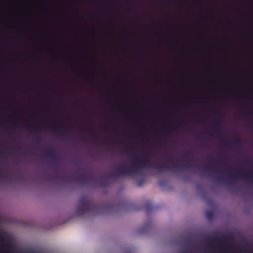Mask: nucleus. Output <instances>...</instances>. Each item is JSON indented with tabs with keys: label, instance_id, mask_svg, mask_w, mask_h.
<instances>
[{
	"label": "nucleus",
	"instance_id": "f257e3e1",
	"mask_svg": "<svg viewBox=\"0 0 253 253\" xmlns=\"http://www.w3.org/2000/svg\"><path fill=\"white\" fill-rule=\"evenodd\" d=\"M143 156L135 157L132 163V168L131 169H127V166L122 164L116 169L115 173L111 174V177H121L125 175H129L132 174H137L140 170L139 166H148L149 165V159L151 157V154L149 150L143 152Z\"/></svg>",
	"mask_w": 253,
	"mask_h": 253
},
{
	"label": "nucleus",
	"instance_id": "f03ea898",
	"mask_svg": "<svg viewBox=\"0 0 253 253\" xmlns=\"http://www.w3.org/2000/svg\"><path fill=\"white\" fill-rule=\"evenodd\" d=\"M95 210V205L89 198L86 196H82L78 203L76 214L78 216H83L93 214Z\"/></svg>",
	"mask_w": 253,
	"mask_h": 253
},
{
	"label": "nucleus",
	"instance_id": "7ed1b4c3",
	"mask_svg": "<svg viewBox=\"0 0 253 253\" xmlns=\"http://www.w3.org/2000/svg\"><path fill=\"white\" fill-rule=\"evenodd\" d=\"M192 166L189 164L188 161H186L185 165H177L175 164H172L170 166H167L166 167H163L162 166V164L157 163L155 168L156 169H159V170L164 169H171L172 168H174L176 169H180L184 167H191Z\"/></svg>",
	"mask_w": 253,
	"mask_h": 253
},
{
	"label": "nucleus",
	"instance_id": "20e7f679",
	"mask_svg": "<svg viewBox=\"0 0 253 253\" xmlns=\"http://www.w3.org/2000/svg\"><path fill=\"white\" fill-rule=\"evenodd\" d=\"M95 117V99L92 97V126H91V139L92 143L95 141V122L93 120V117Z\"/></svg>",
	"mask_w": 253,
	"mask_h": 253
},
{
	"label": "nucleus",
	"instance_id": "39448f33",
	"mask_svg": "<svg viewBox=\"0 0 253 253\" xmlns=\"http://www.w3.org/2000/svg\"><path fill=\"white\" fill-rule=\"evenodd\" d=\"M93 177L88 174H82L76 178V181L80 184H86L93 180Z\"/></svg>",
	"mask_w": 253,
	"mask_h": 253
},
{
	"label": "nucleus",
	"instance_id": "423d86ee",
	"mask_svg": "<svg viewBox=\"0 0 253 253\" xmlns=\"http://www.w3.org/2000/svg\"><path fill=\"white\" fill-rule=\"evenodd\" d=\"M97 10H96V91H97Z\"/></svg>",
	"mask_w": 253,
	"mask_h": 253
},
{
	"label": "nucleus",
	"instance_id": "0eeeda50",
	"mask_svg": "<svg viewBox=\"0 0 253 253\" xmlns=\"http://www.w3.org/2000/svg\"><path fill=\"white\" fill-rule=\"evenodd\" d=\"M46 155L51 157L53 160H54L55 161H57L58 160V157L57 156V155L56 154V151L51 149L49 148H48L46 151Z\"/></svg>",
	"mask_w": 253,
	"mask_h": 253
},
{
	"label": "nucleus",
	"instance_id": "6e6552de",
	"mask_svg": "<svg viewBox=\"0 0 253 253\" xmlns=\"http://www.w3.org/2000/svg\"><path fill=\"white\" fill-rule=\"evenodd\" d=\"M91 29H95V0H91Z\"/></svg>",
	"mask_w": 253,
	"mask_h": 253
},
{
	"label": "nucleus",
	"instance_id": "1a4fd4ad",
	"mask_svg": "<svg viewBox=\"0 0 253 253\" xmlns=\"http://www.w3.org/2000/svg\"><path fill=\"white\" fill-rule=\"evenodd\" d=\"M225 238V236H215L214 237H208L207 240L210 242H220L221 241Z\"/></svg>",
	"mask_w": 253,
	"mask_h": 253
},
{
	"label": "nucleus",
	"instance_id": "9d476101",
	"mask_svg": "<svg viewBox=\"0 0 253 253\" xmlns=\"http://www.w3.org/2000/svg\"><path fill=\"white\" fill-rule=\"evenodd\" d=\"M206 216L208 218V219H211L213 216V211L211 210L207 211L206 212Z\"/></svg>",
	"mask_w": 253,
	"mask_h": 253
},
{
	"label": "nucleus",
	"instance_id": "9b49d317",
	"mask_svg": "<svg viewBox=\"0 0 253 253\" xmlns=\"http://www.w3.org/2000/svg\"><path fill=\"white\" fill-rule=\"evenodd\" d=\"M0 178L2 179H5L8 180H9L10 179V174H8L5 175L3 173H0Z\"/></svg>",
	"mask_w": 253,
	"mask_h": 253
},
{
	"label": "nucleus",
	"instance_id": "f8f14e48",
	"mask_svg": "<svg viewBox=\"0 0 253 253\" xmlns=\"http://www.w3.org/2000/svg\"><path fill=\"white\" fill-rule=\"evenodd\" d=\"M116 143L112 141L111 138H108L106 140V145L108 146L115 145Z\"/></svg>",
	"mask_w": 253,
	"mask_h": 253
},
{
	"label": "nucleus",
	"instance_id": "ddd939ff",
	"mask_svg": "<svg viewBox=\"0 0 253 253\" xmlns=\"http://www.w3.org/2000/svg\"><path fill=\"white\" fill-rule=\"evenodd\" d=\"M207 170L211 174H215V173H218V172L216 170L212 168H210L207 169Z\"/></svg>",
	"mask_w": 253,
	"mask_h": 253
},
{
	"label": "nucleus",
	"instance_id": "4468645a",
	"mask_svg": "<svg viewBox=\"0 0 253 253\" xmlns=\"http://www.w3.org/2000/svg\"><path fill=\"white\" fill-rule=\"evenodd\" d=\"M241 144V140L239 138H238L233 142V144L235 146H239Z\"/></svg>",
	"mask_w": 253,
	"mask_h": 253
},
{
	"label": "nucleus",
	"instance_id": "2eb2a0df",
	"mask_svg": "<svg viewBox=\"0 0 253 253\" xmlns=\"http://www.w3.org/2000/svg\"><path fill=\"white\" fill-rule=\"evenodd\" d=\"M144 180L143 179H140L138 182V186H142V184L144 183Z\"/></svg>",
	"mask_w": 253,
	"mask_h": 253
},
{
	"label": "nucleus",
	"instance_id": "dca6fc26",
	"mask_svg": "<svg viewBox=\"0 0 253 253\" xmlns=\"http://www.w3.org/2000/svg\"><path fill=\"white\" fill-rule=\"evenodd\" d=\"M146 208L148 210H151L153 209V207L152 206L151 204L149 203L147 204Z\"/></svg>",
	"mask_w": 253,
	"mask_h": 253
},
{
	"label": "nucleus",
	"instance_id": "f3484780",
	"mask_svg": "<svg viewBox=\"0 0 253 253\" xmlns=\"http://www.w3.org/2000/svg\"><path fill=\"white\" fill-rule=\"evenodd\" d=\"M61 129L62 132H67V127L66 126H63L61 127Z\"/></svg>",
	"mask_w": 253,
	"mask_h": 253
},
{
	"label": "nucleus",
	"instance_id": "a211bd4d",
	"mask_svg": "<svg viewBox=\"0 0 253 253\" xmlns=\"http://www.w3.org/2000/svg\"><path fill=\"white\" fill-rule=\"evenodd\" d=\"M29 128H31V127H29ZM31 128L32 129H34L36 130V132L37 133H39V127H31Z\"/></svg>",
	"mask_w": 253,
	"mask_h": 253
},
{
	"label": "nucleus",
	"instance_id": "6ab92c4d",
	"mask_svg": "<svg viewBox=\"0 0 253 253\" xmlns=\"http://www.w3.org/2000/svg\"><path fill=\"white\" fill-rule=\"evenodd\" d=\"M162 144L164 145H165L166 144H168V141L166 140V139H164L163 142H162Z\"/></svg>",
	"mask_w": 253,
	"mask_h": 253
},
{
	"label": "nucleus",
	"instance_id": "aec40b11",
	"mask_svg": "<svg viewBox=\"0 0 253 253\" xmlns=\"http://www.w3.org/2000/svg\"><path fill=\"white\" fill-rule=\"evenodd\" d=\"M95 209H96V215L97 213H98V205L96 203V208H95Z\"/></svg>",
	"mask_w": 253,
	"mask_h": 253
},
{
	"label": "nucleus",
	"instance_id": "412c9836",
	"mask_svg": "<svg viewBox=\"0 0 253 253\" xmlns=\"http://www.w3.org/2000/svg\"><path fill=\"white\" fill-rule=\"evenodd\" d=\"M217 180L218 182H220L222 180V177L221 176H218Z\"/></svg>",
	"mask_w": 253,
	"mask_h": 253
},
{
	"label": "nucleus",
	"instance_id": "4be33fe9",
	"mask_svg": "<svg viewBox=\"0 0 253 253\" xmlns=\"http://www.w3.org/2000/svg\"><path fill=\"white\" fill-rule=\"evenodd\" d=\"M36 143L37 144H39V142H40V139L39 138H36Z\"/></svg>",
	"mask_w": 253,
	"mask_h": 253
},
{
	"label": "nucleus",
	"instance_id": "5701e85b",
	"mask_svg": "<svg viewBox=\"0 0 253 253\" xmlns=\"http://www.w3.org/2000/svg\"><path fill=\"white\" fill-rule=\"evenodd\" d=\"M249 126L251 128H253V123H250L249 124Z\"/></svg>",
	"mask_w": 253,
	"mask_h": 253
},
{
	"label": "nucleus",
	"instance_id": "b1692460",
	"mask_svg": "<svg viewBox=\"0 0 253 253\" xmlns=\"http://www.w3.org/2000/svg\"><path fill=\"white\" fill-rule=\"evenodd\" d=\"M0 156L1 157H2V156H3V152L0 149Z\"/></svg>",
	"mask_w": 253,
	"mask_h": 253
},
{
	"label": "nucleus",
	"instance_id": "393cba45",
	"mask_svg": "<svg viewBox=\"0 0 253 253\" xmlns=\"http://www.w3.org/2000/svg\"><path fill=\"white\" fill-rule=\"evenodd\" d=\"M113 97L114 96L113 95H108V98H113Z\"/></svg>",
	"mask_w": 253,
	"mask_h": 253
},
{
	"label": "nucleus",
	"instance_id": "a878e982",
	"mask_svg": "<svg viewBox=\"0 0 253 253\" xmlns=\"http://www.w3.org/2000/svg\"><path fill=\"white\" fill-rule=\"evenodd\" d=\"M109 179L108 178H107L106 179V181L105 182L107 183H109Z\"/></svg>",
	"mask_w": 253,
	"mask_h": 253
},
{
	"label": "nucleus",
	"instance_id": "bb28decb",
	"mask_svg": "<svg viewBox=\"0 0 253 253\" xmlns=\"http://www.w3.org/2000/svg\"><path fill=\"white\" fill-rule=\"evenodd\" d=\"M217 126H220V123H219V121H217Z\"/></svg>",
	"mask_w": 253,
	"mask_h": 253
},
{
	"label": "nucleus",
	"instance_id": "cd10ccee",
	"mask_svg": "<svg viewBox=\"0 0 253 253\" xmlns=\"http://www.w3.org/2000/svg\"><path fill=\"white\" fill-rule=\"evenodd\" d=\"M71 128H72V129H75V127L74 126H72V127H71Z\"/></svg>",
	"mask_w": 253,
	"mask_h": 253
},
{
	"label": "nucleus",
	"instance_id": "c85d7f7f",
	"mask_svg": "<svg viewBox=\"0 0 253 253\" xmlns=\"http://www.w3.org/2000/svg\"><path fill=\"white\" fill-rule=\"evenodd\" d=\"M181 253H190L186 252H182Z\"/></svg>",
	"mask_w": 253,
	"mask_h": 253
},
{
	"label": "nucleus",
	"instance_id": "c756f323",
	"mask_svg": "<svg viewBox=\"0 0 253 253\" xmlns=\"http://www.w3.org/2000/svg\"><path fill=\"white\" fill-rule=\"evenodd\" d=\"M95 118L96 119L97 118V117L96 116L95 117ZM97 127V122L96 121V127Z\"/></svg>",
	"mask_w": 253,
	"mask_h": 253
},
{
	"label": "nucleus",
	"instance_id": "7c9ffc66",
	"mask_svg": "<svg viewBox=\"0 0 253 253\" xmlns=\"http://www.w3.org/2000/svg\"><path fill=\"white\" fill-rule=\"evenodd\" d=\"M95 141H96V143L97 142V135H96V139H95Z\"/></svg>",
	"mask_w": 253,
	"mask_h": 253
},
{
	"label": "nucleus",
	"instance_id": "2f4dec72",
	"mask_svg": "<svg viewBox=\"0 0 253 253\" xmlns=\"http://www.w3.org/2000/svg\"><path fill=\"white\" fill-rule=\"evenodd\" d=\"M108 134H110V131H108Z\"/></svg>",
	"mask_w": 253,
	"mask_h": 253
},
{
	"label": "nucleus",
	"instance_id": "473e14b6",
	"mask_svg": "<svg viewBox=\"0 0 253 253\" xmlns=\"http://www.w3.org/2000/svg\"><path fill=\"white\" fill-rule=\"evenodd\" d=\"M216 133L218 134H219V131H216Z\"/></svg>",
	"mask_w": 253,
	"mask_h": 253
},
{
	"label": "nucleus",
	"instance_id": "72a5a7b5",
	"mask_svg": "<svg viewBox=\"0 0 253 253\" xmlns=\"http://www.w3.org/2000/svg\"><path fill=\"white\" fill-rule=\"evenodd\" d=\"M95 181H96V182H97V179H96V180H95Z\"/></svg>",
	"mask_w": 253,
	"mask_h": 253
},
{
	"label": "nucleus",
	"instance_id": "f704fd0d",
	"mask_svg": "<svg viewBox=\"0 0 253 253\" xmlns=\"http://www.w3.org/2000/svg\"><path fill=\"white\" fill-rule=\"evenodd\" d=\"M95 112H96V113L97 112V111H96V110L95 111Z\"/></svg>",
	"mask_w": 253,
	"mask_h": 253
}]
</instances>
